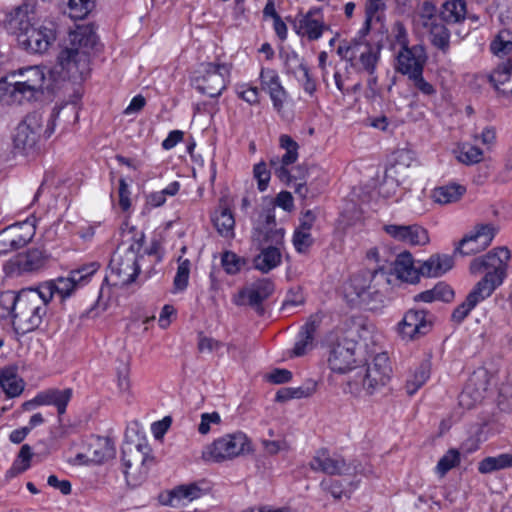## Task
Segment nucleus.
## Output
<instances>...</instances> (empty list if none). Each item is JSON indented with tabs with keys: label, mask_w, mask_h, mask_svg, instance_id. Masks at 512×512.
I'll use <instances>...</instances> for the list:
<instances>
[{
	"label": "nucleus",
	"mask_w": 512,
	"mask_h": 512,
	"mask_svg": "<svg viewBox=\"0 0 512 512\" xmlns=\"http://www.w3.org/2000/svg\"><path fill=\"white\" fill-rule=\"evenodd\" d=\"M510 258V250L503 246L494 248L485 255L471 261L469 269L472 274L483 271L486 273L469 292L466 299L454 309L452 313L453 321L462 322L478 303L490 297L496 288L503 283L507 275Z\"/></svg>",
	"instance_id": "1"
},
{
	"label": "nucleus",
	"mask_w": 512,
	"mask_h": 512,
	"mask_svg": "<svg viewBox=\"0 0 512 512\" xmlns=\"http://www.w3.org/2000/svg\"><path fill=\"white\" fill-rule=\"evenodd\" d=\"M35 13L29 4L14 9L7 22L8 30L18 44L30 53H44L56 40V25L52 21L36 23Z\"/></svg>",
	"instance_id": "2"
},
{
	"label": "nucleus",
	"mask_w": 512,
	"mask_h": 512,
	"mask_svg": "<svg viewBox=\"0 0 512 512\" xmlns=\"http://www.w3.org/2000/svg\"><path fill=\"white\" fill-rule=\"evenodd\" d=\"M70 47L64 48L58 55L62 71L71 79H83L90 71L89 50L97 42V35L88 26L77 27L69 34Z\"/></svg>",
	"instance_id": "3"
},
{
	"label": "nucleus",
	"mask_w": 512,
	"mask_h": 512,
	"mask_svg": "<svg viewBox=\"0 0 512 512\" xmlns=\"http://www.w3.org/2000/svg\"><path fill=\"white\" fill-rule=\"evenodd\" d=\"M388 282L382 269L362 270L351 276L344 288L345 298L351 305L378 310L384 304L381 286Z\"/></svg>",
	"instance_id": "4"
},
{
	"label": "nucleus",
	"mask_w": 512,
	"mask_h": 512,
	"mask_svg": "<svg viewBox=\"0 0 512 512\" xmlns=\"http://www.w3.org/2000/svg\"><path fill=\"white\" fill-rule=\"evenodd\" d=\"M48 299L42 296L38 288H27L20 291V299L13 326L18 333L26 334L36 330L47 313Z\"/></svg>",
	"instance_id": "5"
},
{
	"label": "nucleus",
	"mask_w": 512,
	"mask_h": 512,
	"mask_svg": "<svg viewBox=\"0 0 512 512\" xmlns=\"http://www.w3.org/2000/svg\"><path fill=\"white\" fill-rule=\"evenodd\" d=\"M143 239L144 236L142 234L139 239L133 241L128 247L124 245L119 246L114 252L109 264L111 276L116 278L113 283L114 285H129L138 276L140 272L138 260L142 256Z\"/></svg>",
	"instance_id": "6"
},
{
	"label": "nucleus",
	"mask_w": 512,
	"mask_h": 512,
	"mask_svg": "<svg viewBox=\"0 0 512 512\" xmlns=\"http://www.w3.org/2000/svg\"><path fill=\"white\" fill-rule=\"evenodd\" d=\"M252 452V443L241 431L225 434L207 445L202 452L206 461L221 463Z\"/></svg>",
	"instance_id": "7"
},
{
	"label": "nucleus",
	"mask_w": 512,
	"mask_h": 512,
	"mask_svg": "<svg viewBox=\"0 0 512 512\" xmlns=\"http://www.w3.org/2000/svg\"><path fill=\"white\" fill-rule=\"evenodd\" d=\"M53 133V121L44 120L41 112L34 111L17 126L13 138L14 147L22 153H28L36 146L41 136L49 138Z\"/></svg>",
	"instance_id": "8"
},
{
	"label": "nucleus",
	"mask_w": 512,
	"mask_h": 512,
	"mask_svg": "<svg viewBox=\"0 0 512 512\" xmlns=\"http://www.w3.org/2000/svg\"><path fill=\"white\" fill-rule=\"evenodd\" d=\"M99 269V264L92 262L79 269L73 270L69 273L68 277H59L54 281H49L41 284L39 289L42 291V296L52 300L54 294H58L62 299L69 297L72 292L81 285L87 283L91 277Z\"/></svg>",
	"instance_id": "9"
},
{
	"label": "nucleus",
	"mask_w": 512,
	"mask_h": 512,
	"mask_svg": "<svg viewBox=\"0 0 512 512\" xmlns=\"http://www.w3.org/2000/svg\"><path fill=\"white\" fill-rule=\"evenodd\" d=\"M226 74L225 64L202 63L194 72L192 85L202 94L218 97L226 88Z\"/></svg>",
	"instance_id": "10"
},
{
	"label": "nucleus",
	"mask_w": 512,
	"mask_h": 512,
	"mask_svg": "<svg viewBox=\"0 0 512 512\" xmlns=\"http://www.w3.org/2000/svg\"><path fill=\"white\" fill-rule=\"evenodd\" d=\"M418 25L427 35L430 43L446 53L450 47V32L443 20L436 14V8L430 3H424L418 18Z\"/></svg>",
	"instance_id": "11"
},
{
	"label": "nucleus",
	"mask_w": 512,
	"mask_h": 512,
	"mask_svg": "<svg viewBox=\"0 0 512 512\" xmlns=\"http://www.w3.org/2000/svg\"><path fill=\"white\" fill-rule=\"evenodd\" d=\"M11 79H14L15 97L24 101H30L37 93L41 92L44 81L45 71L39 66H28L19 69L10 75Z\"/></svg>",
	"instance_id": "12"
},
{
	"label": "nucleus",
	"mask_w": 512,
	"mask_h": 512,
	"mask_svg": "<svg viewBox=\"0 0 512 512\" xmlns=\"http://www.w3.org/2000/svg\"><path fill=\"white\" fill-rule=\"evenodd\" d=\"M358 343L348 335H342L332 344L328 364L330 369L345 374L356 367Z\"/></svg>",
	"instance_id": "13"
},
{
	"label": "nucleus",
	"mask_w": 512,
	"mask_h": 512,
	"mask_svg": "<svg viewBox=\"0 0 512 512\" xmlns=\"http://www.w3.org/2000/svg\"><path fill=\"white\" fill-rule=\"evenodd\" d=\"M392 368L389 357L386 353L377 354L367 365L365 375L362 378L363 390L368 395H372L390 380Z\"/></svg>",
	"instance_id": "14"
},
{
	"label": "nucleus",
	"mask_w": 512,
	"mask_h": 512,
	"mask_svg": "<svg viewBox=\"0 0 512 512\" xmlns=\"http://www.w3.org/2000/svg\"><path fill=\"white\" fill-rule=\"evenodd\" d=\"M337 54L350 62L358 59L362 68L370 75L373 74L378 61V54L373 47L369 43L360 40L341 43L337 48Z\"/></svg>",
	"instance_id": "15"
},
{
	"label": "nucleus",
	"mask_w": 512,
	"mask_h": 512,
	"mask_svg": "<svg viewBox=\"0 0 512 512\" xmlns=\"http://www.w3.org/2000/svg\"><path fill=\"white\" fill-rule=\"evenodd\" d=\"M309 465L313 471L328 475H351L355 472V467L342 456L331 454L327 449L318 450Z\"/></svg>",
	"instance_id": "16"
},
{
	"label": "nucleus",
	"mask_w": 512,
	"mask_h": 512,
	"mask_svg": "<svg viewBox=\"0 0 512 512\" xmlns=\"http://www.w3.org/2000/svg\"><path fill=\"white\" fill-rule=\"evenodd\" d=\"M495 228L491 224H479L473 232L466 235L456 248L455 252L464 256L477 254L485 250L495 236Z\"/></svg>",
	"instance_id": "17"
},
{
	"label": "nucleus",
	"mask_w": 512,
	"mask_h": 512,
	"mask_svg": "<svg viewBox=\"0 0 512 512\" xmlns=\"http://www.w3.org/2000/svg\"><path fill=\"white\" fill-rule=\"evenodd\" d=\"M488 386L489 380L487 371L479 370L474 372L459 395V404L466 409H471L483 400Z\"/></svg>",
	"instance_id": "18"
},
{
	"label": "nucleus",
	"mask_w": 512,
	"mask_h": 512,
	"mask_svg": "<svg viewBox=\"0 0 512 512\" xmlns=\"http://www.w3.org/2000/svg\"><path fill=\"white\" fill-rule=\"evenodd\" d=\"M273 292V282L267 278L260 279L239 292L236 304H248L261 313L263 311L262 302L269 298Z\"/></svg>",
	"instance_id": "19"
},
{
	"label": "nucleus",
	"mask_w": 512,
	"mask_h": 512,
	"mask_svg": "<svg viewBox=\"0 0 512 512\" xmlns=\"http://www.w3.org/2000/svg\"><path fill=\"white\" fill-rule=\"evenodd\" d=\"M430 323L426 320V314L423 310L411 309L407 311L398 324V333L403 340H414L428 333Z\"/></svg>",
	"instance_id": "20"
},
{
	"label": "nucleus",
	"mask_w": 512,
	"mask_h": 512,
	"mask_svg": "<svg viewBox=\"0 0 512 512\" xmlns=\"http://www.w3.org/2000/svg\"><path fill=\"white\" fill-rule=\"evenodd\" d=\"M383 229L393 239L404 242L406 244L422 246L429 242V235L427 230L418 224H388L385 225Z\"/></svg>",
	"instance_id": "21"
},
{
	"label": "nucleus",
	"mask_w": 512,
	"mask_h": 512,
	"mask_svg": "<svg viewBox=\"0 0 512 512\" xmlns=\"http://www.w3.org/2000/svg\"><path fill=\"white\" fill-rule=\"evenodd\" d=\"M398 70L409 77L423 71L427 61L425 48L422 45H414L411 48H401L397 56Z\"/></svg>",
	"instance_id": "22"
},
{
	"label": "nucleus",
	"mask_w": 512,
	"mask_h": 512,
	"mask_svg": "<svg viewBox=\"0 0 512 512\" xmlns=\"http://www.w3.org/2000/svg\"><path fill=\"white\" fill-rule=\"evenodd\" d=\"M260 80L261 87L270 95L274 108L281 112L287 98V93L280 83L278 74L273 69H262Z\"/></svg>",
	"instance_id": "23"
},
{
	"label": "nucleus",
	"mask_w": 512,
	"mask_h": 512,
	"mask_svg": "<svg viewBox=\"0 0 512 512\" xmlns=\"http://www.w3.org/2000/svg\"><path fill=\"white\" fill-rule=\"evenodd\" d=\"M320 322L321 317L318 314L311 315L308 318L299 332L298 339L292 350L293 356H303L313 348L314 335Z\"/></svg>",
	"instance_id": "24"
},
{
	"label": "nucleus",
	"mask_w": 512,
	"mask_h": 512,
	"mask_svg": "<svg viewBox=\"0 0 512 512\" xmlns=\"http://www.w3.org/2000/svg\"><path fill=\"white\" fill-rule=\"evenodd\" d=\"M295 28L298 34L307 36L310 40L320 38L324 29L320 9H311L302 15L296 21Z\"/></svg>",
	"instance_id": "25"
},
{
	"label": "nucleus",
	"mask_w": 512,
	"mask_h": 512,
	"mask_svg": "<svg viewBox=\"0 0 512 512\" xmlns=\"http://www.w3.org/2000/svg\"><path fill=\"white\" fill-rule=\"evenodd\" d=\"M454 266V260L449 255L435 254L426 261L419 263V277H440Z\"/></svg>",
	"instance_id": "26"
},
{
	"label": "nucleus",
	"mask_w": 512,
	"mask_h": 512,
	"mask_svg": "<svg viewBox=\"0 0 512 512\" xmlns=\"http://www.w3.org/2000/svg\"><path fill=\"white\" fill-rule=\"evenodd\" d=\"M72 397V389H48L36 395L38 405H54L59 415H63Z\"/></svg>",
	"instance_id": "27"
},
{
	"label": "nucleus",
	"mask_w": 512,
	"mask_h": 512,
	"mask_svg": "<svg viewBox=\"0 0 512 512\" xmlns=\"http://www.w3.org/2000/svg\"><path fill=\"white\" fill-rule=\"evenodd\" d=\"M465 193V186L453 182L435 187L431 192V199L436 204L448 205L460 201Z\"/></svg>",
	"instance_id": "28"
},
{
	"label": "nucleus",
	"mask_w": 512,
	"mask_h": 512,
	"mask_svg": "<svg viewBox=\"0 0 512 512\" xmlns=\"http://www.w3.org/2000/svg\"><path fill=\"white\" fill-rule=\"evenodd\" d=\"M201 496V489L196 484L181 485L172 489L163 500V504L179 507Z\"/></svg>",
	"instance_id": "29"
},
{
	"label": "nucleus",
	"mask_w": 512,
	"mask_h": 512,
	"mask_svg": "<svg viewBox=\"0 0 512 512\" xmlns=\"http://www.w3.org/2000/svg\"><path fill=\"white\" fill-rule=\"evenodd\" d=\"M0 386L8 398H15L22 394L25 383L15 367H5L0 370Z\"/></svg>",
	"instance_id": "30"
},
{
	"label": "nucleus",
	"mask_w": 512,
	"mask_h": 512,
	"mask_svg": "<svg viewBox=\"0 0 512 512\" xmlns=\"http://www.w3.org/2000/svg\"><path fill=\"white\" fill-rule=\"evenodd\" d=\"M394 271L397 277L409 283L419 281V266L415 267L412 255L409 252L399 254L394 261Z\"/></svg>",
	"instance_id": "31"
},
{
	"label": "nucleus",
	"mask_w": 512,
	"mask_h": 512,
	"mask_svg": "<svg viewBox=\"0 0 512 512\" xmlns=\"http://www.w3.org/2000/svg\"><path fill=\"white\" fill-rule=\"evenodd\" d=\"M48 256L42 249L33 248L18 255L16 264L22 272H33L45 266Z\"/></svg>",
	"instance_id": "32"
},
{
	"label": "nucleus",
	"mask_w": 512,
	"mask_h": 512,
	"mask_svg": "<svg viewBox=\"0 0 512 512\" xmlns=\"http://www.w3.org/2000/svg\"><path fill=\"white\" fill-rule=\"evenodd\" d=\"M318 383L313 379L306 380L299 387H283L276 393L275 400L286 402L291 399H301L312 396L317 391Z\"/></svg>",
	"instance_id": "33"
},
{
	"label": "nucleus",
	"mask_w": 512,
	"mask_h": 512,
	"mask_svg": "<svg viewBox=\"0 0 512 512\" xmlns=\"http://www.w3.org/2000/svg\"><path fill=\"white\" fill-rule=\"evenodd\" d=\"M280 147L286 150V153L282 156H274L270 159V167L275 171L282 164L291 165L298 159L299 145L289 135L283 134L279 138Z\"/></svg>",
	"instance_id": "34"
},
{
	"label": "nucleus",
	"mask_w": 512,
	"mask_h": 512,
	"mask_svg": "<svg viewBox=\"0 0 512 512\" xmlns=\"http://www.w3.org/2000/svg\"><path fill=\"white\" fill-rule=\"evenodd\" d=\"M15 249H19L29 243L35 235V226L24 221L6 227Z\"/></svg>",
	"instance_id": "35"
},
{
	"label": "nucleus",
	"mask_w": 512,
	"mask_h": 512,
	"mask_svg": "<svg viewBox=\"0 0 512 512\" xmlns=\"http://www.w3.org/2000/svg\"><path fill=\"white\" fill-rule=\"evenodd\" d=\"M280 250L275 246H269L254 258V267L262 273H268L281 263Z\"/></svg>",
	"instance_id": "36"
},
{
	"label": "nucleus",
	"mask_w": 512,
	"mask_h": 512,
	"mask_svg": "<svg viewBox=\"0 0 512 512\" xmlns=\"http://www.w3.org/2000/svg\"><path fill=\"white\" fill-rule=\"evenodd\" d=\"M386 9V2L381 0H368L365 9V21L359 31L361 37H365L371 30L373 22H381L382 14Z\"/></svg>",
	"instance_id": "37"
},
{
	"label": "nucleus",
	"mask_w": 512,
	"mask_h": 512,
	"mask_svg": "<svg viewBox=\"0 0 512 512\" xmlns=\"http://www.w3.org/2000/svg\"><path fill=\"white\" fill-rule=\"evenodd\" d=\"M92 461L103 463L115 456V447L113 442L107 437H99L90 445Z\"/></svg>",
	"instance_id": "38"
},
{
	"label": "nucleus",
	"mask_w": 512,
	"mask_h": 512,
	"mask_svg": "<svg viewBox=\"0 0 512 512\" xmlns=\"http://www.w3.org/2000/svg\"><path fill=\"white\" fill-rule=\"evenodd\" d=\"M512 467V454L503 453L497 456L486 457L478 464V471L481 474H489L494 471Z\"/></svg>",
	"instance_id": "39"
},
{
	"label": "nucleus",
	"mask_w": 512,
	"mask_h": 512,
	"mask_svg": "<svg viewBox=\"0 0 512 512\" xmlns=\"http://www.w3.org/2000/svg\"><path fill=\"white\" fill-rule=\"evenodd\" d=\"M213 224L221 236L230 237L234 234L235 220L228 208H220L212 217Z\"/></svg>",
	"instance_id": "40"
},
{
	"label": "nucleus",
	"mask_w": 512,
	"mask_h": 512,
	"mask_svg": "<svg viewBox=\"0 0 512 512\" xmlns=\"http://www.w3.org/2000/svg\"><path fill=\"white\" fill-rule=\"evenodd\" d=\"M466 15V3L464 0H451L446 1L442 5L440 15H438L443 21L456 23L465 18Z\"/></svg>",
	"instance_id": "41"
},
{
	"label": "nucleus",
	"mask_w": 512,
	"mask_h": 512,
	"mask_svg": "<svg viewBox=\"0 0 512 512\" xmlns=\"http://www.w3.org/2000/svg\"><path fill=\"white\" fill-rule=\"evenodd\" d=\"M512 72V63L510 60L503 62L490 74L489 80L493 84L494 88L503 94H512V89L507 90L501 88L509 79Z\"/></svg>",
	"instance_id": "42"
},
{
	"label": "nucleus",
	"mask_w": 512,
	"mask_h": 512,
	"mask_svg": "<svg viewBox=\"0 0 512 512\" xmlns=\"http://www.w3.org/2000/svg\"><path fill=\"white\" fill-rule=\"evenodd\" d=\"M20 299V291H4L0 293V319H6L12 317L14 320V314L18 307Z\"/></svg>",
	"instance_id": "43"
},
{
	"label": "nucleus",
	"mask_w": 512,
	"mask_h": 512,
	"mask_svg": "<svg viewBox=\"0 0 512 512\" xmlns=\"http://www.w3.org/2000/svg\"><path fill=\"white\" fill-rule=\"evenodd\" d=\"M431 364L425 361L420 364L415 373L406 383L407 393L413 395L430 377Z\"/></svg>",
	"instance_id": "44"
},
{
	"label": "nucleus",
	"mask_w": 512,
	"mask_h": 512,
	"mask_svg": "<svg viewBox=\"0 0 512 512\" xmlns=\"http://www.w3.org/2000/svg\"><path fill=\"white\" fill-rule=\"evenodd\" d=\"M61 117L66 124H74L78 121V106L77 103H65L59 108H55L52 113L44 120H52L55 126V120Z\"/></svg>",
	"instance_id": "45"
},
{
	"label": "nucleus",
	"mask_w": 512,
	"mask_h": 512,
	"mask_svg": "<svg viewBox=\"0 0 512 512\" xmlns=\"http://www.w3.org/2000/svg\"><path fill=\"white\" fill-rule=\"evenodd\" d=\"M491 51L498 56L512 53V37L509 31H500L490 45Z\"/></svg>",
	"instance_id": "46"
},
{
	"label": "nucleus",
	"mask_w": 512,
	"mask_h": 512,
	"mask_svg": "<svg viewBox=\"0 0 512 512\" xmlns=\"http://www.w3.org/2000/svg\"><path fill=\"white\" fill-rule=\"evenodd\" d=\"M122 461L125 466L124 474L126 477V481L128 485L135 486L136 483H132L130 480L129 472L127 469L131 468L133 463H141L144 462V457L139 454V446H129L127 449L123 448L122 450Z\"/></svg>",
	"instance_id": "47"
},
{
	"label": "nucleus",
	"mask_w": 512,
	"mask_h": 512,
	"mask_svg": "<svg viewBox=\"0 0 512 512\" xmlns=\"http://www.w3.org/2000/svg\"><path fill=\"white\" fill-rule=\"evenodd\" d=\"M457 158L461 163L472 165L479 163L482 160L483 152L480 148L472 144L465 143L459 148Z\"/></svg>",
	"instance_id": "48"
},
{
	"label": "nucleus",
	"mask_w": 512,
	"mask_h": 512,
	"mask_svg": "<svg viewBox=\"0 0 512 512\" xmlns=\"http://www.w3.org/2000/svg\"><path fill=\"white\" fill-rule=\"evenodd\" d=\"M221 263L226 273L234 275L241 270L242 266L245 264V260L234 252L226 251L222 255Z\"/></svg>",
	"instance_id": "49"
},
{
	"label": "nucleus",
	"mask_w": 512,
	"mask_h": 512,
	"mask_svg": "<svg viewBox=\"0 0 512 512\" xmlns=\"http://www.w3.org/2000/svg\"><path fill=\"white\" fill-rule=\"evenodd\" d=\"M459 460V452L456 449H450L440 458L436 466V470L441 476H444L450 469L459 463Z\"/></svg>",
	"instance_id": "50"
},
{
	"label": "nucleus",
	"mask_w": 512,
	"mask_h": 512,
	"mask_svg": "<svg viewBox=\"0 0 512 512\" xmlns=\"http://www.w3.org/2000/svg\"><path fill=\"white\" fill-rule=\"evenodd\" d=\"M284 65L286 72L294 75L296 78L307 68L303 59L293 51L286 53Z\"/></svg>",
	"instance_id": "51"
},
{
	"label": "nucleus",
	"mask_w": 512,
	"mask_h": 512,
	"mask_svg": "<svg viewBox=\"0 0 512 512\" xmlns=\"http://www.w3.org/2000/svg\"><path fill=\"white\" fill-rule=\"evenodd\" d=\"M14 89H16V85H14V79L10 78V81H8V78H1L0 102L21 104V100L18 99V97H15Z\"/></svg>",
	"instance_id": "52"
},
{
	"label": "nucleus",
	"mask_w": 512,
	"mask_h": 512,
	"mask_svg": "<svg viewBox=\"0 0 512 512\" xmlns=\"http://www.w3.org/2000/svg\"><path fill=\"white\" fill-rule=\"evenodd\" d=\"M189 274L190 262L189 260L185 259L179 263L176 275L174 277L173 284L176 290L183 291L186 289L188 285Z\"/></svg>",
	"instance_id": "53"
},
{
	"label": "nucleus",
	"mask_w": 512,
	"mask_h": 512,
	"mask_svg": "<svg viewBox=\"0 0 512 512\" xmlns=\"http://www.w3.org/2000/svg\"><path fill=\"white\" fill-rule=\"evenodd\" d=\"M253 175L257 180L258 189L262 192L265 191L271 177V173L267 168V164L264 161L255 164L253 168Z\"/></svg>",
	"instance_id": "54"
},
{
	"label": "nucleus",
	"mask_w": 512,
	"mask_h": 512,
	"mask_svg": "<svg viewBox=\"0 0 512 512\" xmlns=\"http://www.w3.org/2000/svg\"><path fill=\"white\" fill-rule=\"evenodd\" d=\"M68 6L72 17L84 18L92 9V0H68Z\"/></svg>",
	"instance_id": "55"
},
{
	"label": "nucleus",
	"mask_w": 512,
	"mask_h": 512,
	"mask_svg": "<svg viewBox=\"0 0 512 512\" xmlns=\"http://www.w3.org/2000/svg\"><path fill=\"white\" fill-rule=\"evenodd\" d=\"M293 244L299 253L306 252L313 244V238L310 232L295 230L293 235Z\"/></svg>",
	"instance_id": "56"
},
{
	"label": "nucleus",
	"mask_w": 512,
	"mask_h": 512,
	"mask_svg": "<svg viewBox=\"0 0 512 512\" xmlns=\"http://www.w3.org/2000/svg\"><path fill=\"white\" fill-rule=\"evenodd\" d=\"M221 423V417L218 412L203 413L201 415V421L198 426V431L202 435H206L211 430V425H218Z\"/></svg>",
	"instance_id": "57"
},
{
	"label": "nucleus",
	"mask_w": 512,
	"mask_h": 512,
	"mask_svg": "<svg viewBox=\"0 0 512 512\" xmlns=\"http://www.w3.org/2000/svg\"><path fill=\"white\" fill-rule=\"evenodd\" d=\"M237 95L250 105H255L259 102V91L257 87L242 85L237 88Z\"/></svg>",
	"instance_id": "58"
},
{
	"label": "nucleus",
	"mask_w": 512,
	"mask_h": 512,
	"mask_svg": "<svg viewBox=\"0 0 512 512\" xmlns=\"http://www.w3.org/2000/svg\"><path fill=\"white\" fill-rule=\"evenodd\" d=\"M221 347H223L222 342H220L214 338L207 337V336L203 335L202 333L199 334L198 350L200 352L212 353L214 351H218Z\"/></svg>",
	"instance_id": "59"
},
{
	"label": "nucleus",
	"mask_w": 512,
	"mask_h": 512,
	"mask_svg": "<svg viewBox=\"0 0 512 512\" xmlns=\"http://www.w3.org/2000/svg\"><path fill=\"white\" fill-rule=\"evenodd\" d=\"M264 450L269 455H275L281 451H289L290 444L285 440H262Z\"/></svg>",
	"instance_id": "60"
},
{
	"label": "nucleus",
	"mask_w": 512,
	"mask_h": 512,
	"mask_svg": "<svg viewBox=\"0 0 512 512\" xmlns=\"http://www.w3.org/2000/svg\"><path fill=\"white\" fill-rule=\"evenodd\" d=\"M409 78L413 81L414 86L423 94L432 95L435 93L433 85L423 78V71H420Z\"/></svg>",
	"instance_id": "61"
},
{
	"label": "nucleus",
	"mask_w": 512,
	"mask_h": 512,
	"mask_svg": "<svg viewBox=\"0 0 512 512\" xmlns=\"http://www.w3.org/2000/svg\"><path fill=\"white\" fill-rule=\"evenodd\" d=\"M392 34L395 38V41L401 46V48L408 47V34L402 22L397 21L394 23Z\"/></svg>",
	"instance_id": "62"
},
{
	"label": "nucleus",
	"mask_w": 512,
	"mask_h": 512,
	"mask_svg": "<svg viewBox=\"0 0 512 512\" xmlns=\"http://www.w3.org/2000/svg\"><path fill=\"white\" fill-rule=\"evenodd\" d=\"M320 486L324 491L330 493L335 499H341L342 495L344 494L342 485L339 481L323 480L320 483Z\"/></svg>",
	"instance_id": "63"
},
{
	"label": "nucleus",
	"mask_w": 512,
	"mask_h": 512,
	"mask_svg": "<svg viewBox=\"0 0 512 512\" xmlns=\"http://www.w3.org/2000/svg\"><path fill=\"white\" fill-rule=\"evenodd\" d=\"M433 290L437 301L449 302L454 297V291L445 283H438Z\"/></svg>",
	"instance_id": "64"
}]
</instances>
